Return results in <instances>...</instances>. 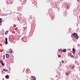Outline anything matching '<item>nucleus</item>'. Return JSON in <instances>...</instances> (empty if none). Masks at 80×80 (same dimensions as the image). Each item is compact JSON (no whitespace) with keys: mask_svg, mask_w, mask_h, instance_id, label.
Returning <instances> with one entry per match:
<instances>
[{"mask_svg":"<svg viewBox=\"0 0 80 80\" xmlns=\"http://www.w3.org/2000/svg\"><path fill=\"white\" fill-rule=\"evenodd\" d=\"M62 52H65L67 50L66 49H64L63 51H62Z\"/></svg>","mask_w":80,"mask_h":80,"instance_id":"nucleus-15","label":"nucleus"},{"mask_svg":"<svg viewBox=\"0 0 80 80\" xmlns=\"http://www.w3.org/2000/svg\"><path fill=\"white\" fill-rule=\"evenodd\" d=\"M3 71H5V72H8V70L7 69H6L5 70V69H3Z\"/></svg>","mask_w":80,"mask_h":80,"instance_id":"nucleus-13","label":"nucleus"},{"mask_svg":"<svg viewBox=\"0 0 80 80\" xmlns=\"http://www.w3.org/2000/svg\"><path fill=\"white\" fill-rule=\"evenodd\" d=\"M5 77L6 78H9V76L8 75H6Z\"/></svg>","mask_w":80,"mask_h":80,"instance_id":"nucleus-11","label":"nucleus"},{"mask_svg":"<svg viewBox=\"0 0 80 80\" xmlns=\"http://www.w3.org/2000/svg\"><path fill=\"white\" fill-rule=\"evenodd\" d=\"M58 57H61V55H58Z\"/></svg>","mask_w":80,"mask_h":80,"instance_id":"nucleus-19","label":"nucleus"},{"mask_svg":"<svg viewBox=\"0 0 80 80\" xmlns=\"http://www.w3.org/2000/svg\"><path fill=\"white\" fill-rule=\"evenodd\" d=\"M76 35V33H73L72 34V35L71 36L72 37V38H73V37H75V35Z\"/></svg>","mask_w":80,"mask_h":80,"instance_id":"nucleus-2","label":"nucleus"},{"mask_svg":"<svg viewBox=\"0 0 80 80\" xmlns=\"http://www.w3.org/2000/svg\"><path fill=\"white\" fill-rule=\"evenodd\" d=\"M71 69H72V70H73L74 69H75V66H71Z\"/></svg>","mask_w":80,"mask_h":80,"instance_id":"nucleus-3","label":"nucleus"},{"mask_svg":"<svg viewBox=\"0 0 80 80\" xmlns=\"http://www.w3.org/2000/svg\"><path fill=\"white\" fill-rule=\"evenodd\" d=\"M61 62H62V63H64V61H63V60H62L61 61Z\"/></svg>","mask_w":80,"mask_h":80,"instance_id":"nucleus-17","label":"nucleus"},{"mask_svg":"<svg viewBox=\"0 0 80 80\" xmlns=\"http://www.w3.org/2000/svg\"><path fill=\"white\" fill-rule=\"evenodd\" d=\"M79 17H80V16H79Z\"/></svg>","mask_w":80,"mask_h":80,"instance_id":"nucleus-23","label":"nucleus"},{"mask_svg":"<svg viewBox=\"0 0 80 80\" xmlns=\"http://www.w3.org/2000/svg\"><path fill=\"white\" fill-rule=\"evenodd\" d=\"M58 52H61L62 51V49H59L58 50Z\"/></svg>","mask_w":80,"mask_h":80,"instance_id":"nucleus-16","label":"nucleus"},{"mask_svg":"<svg viewBox=\"0 0 80 80\" xmlns=\"http://www.w3.org/2000/svg\"><path fill=\"white\" fill-rule=\"evenodd\" d=\"M60 63H61V62H60Z\"/></svg>","mask_w":80,"mask_h":80,"instance_id":"nucleus-22","label":"nucleus"},{"mask_svg":"<svg viewBox=\"0 0 80 80\" xmlns=\"http://www.w3.org/2000/svg\"><path fill=\"white\" fill-rule=\"evenodd\" d=\"M5 40L6 41L5 42V43L6 44V45H7V44H8V42L7 41L8 39H7V38H6Z\"/></svg>","mask_w":80,"mask_h":80,"instance_id":"nucleus-1","label":"nucleus"},{"mask_svg":"<svg viewBox=\"0 0 80 80\" xmlns=\"http://www.w3.org/2000/svg\"><path fill=\"white\" fill-rule=\"evenodd\" d=\"M70 56L71 58H72V57H73V58H74V57L73 56V55L72 54V53H70Z\"/></svg>","mask_w":80,"mask_h":80,"instance_id":"nucleus-7","label":"nucleus"},{"mask_svg":"<svg viewBox=\"0 0 80 80\" xmlns=\"http://www.w3.org/2000/svg\"><path fill=\"white\" fill-rule=\"evenodd\" d=\"M2 22V18H0V23H1Z\"/></svg>","mask_w":80,"mask_h":80,"instance_id":"nucleus-14","label":"nucleus"},{"mask_svg":"<svg viewBox=\"0 0 80 80\" xmlns=\"http://www.w3.org/2000/svg\"><path fill=\"white\" fill-rule=\"evenodd\" d=\"M8 31L7 30L5 32V35H7L8 34Z\"/></svg>","mask_w":80,"mask_h":80,"instance_id":"nucleus-10","label":"nucleus"},{"mask_svg":"<svg viewBox=\"0 0 80 80\" xmlns=\"http://www.w3.org/2000/svg\"><path fill=\"white\" fill-rule=\"evenodd\" d=\"M66 75H69V72H68L67 73H66Z\"/></svg>","mask_w":80,"mask_h":80,"instance_id":"nucleus-12","label":"nucleus"},{"mask_svg":"<svg viewBox=\"0 0 80 80\" xmlns=\"http://www.w3.org/2000/svg\"><path fill=\"white\" fill-rule=\"evenodd\" d=\"M47 2H50V0H47Z\"/></svg>","mask_w":80,"mask_h":80,"instance_id":"nucleus-18","label":"nucleus"},{"mask_svg":"<svg viewBox=\"0 0 80 80\" xmlns=\"http://www.w3.org/2000/svg\"><path fill=\"white\" fill-rule=\"evenodd\" d=\"M31 77H32V78L33 80H36V79H35V77H33V76H31Z\"/></svg>","mask_w":80,"mask_h":80,"instance_id":"nucleus-6","label":"nucleus"},{"mask_svg":"<svg viewBox=\"0 0 80 80\" xmlns=\"http://www.w3.org/2000/svg\"><path fill=\"white\" fill-rule=\"evenodd\" d=\"M6 57L7 58H9V54H6Z\"/></svg>","mask_w":80,"mask_h":80,"instance_id":"nucleus-8","label":"nucleus"},{"mask_svg":"<svg viewBox=\"0 0 80 80\" xmlns=\"http://www.w3.org/2000/svg\"><path fill=\"white\" fill-rule=\"evenodd\" d=\"M11 53H13V51L12 50L11 51Z\"/></svg>","mask_w":80,"mask_h":80,"instance_id":"nucleus-20","label":"nucleus"},{"mask_svg":"<svg viewBox=\"0 0 80 80\" xmlns=\"http://www.w3.org/2000/svg\"><path fill=\"white\" fill-rule=\"evenodd\" d=\"M75 52H76L75 49L74 48H73L72 49V52L73 53H75Z\"/></svg>","mask_w":80,"mask_h":80,"instance_id":"nucleus-5","label":"nucleus"},{"mask_svg":"<svg viewBox=\"0 0 80 80\" xmlns=\"http://www.w3.org/2000/svg\"><path fill=\"white\" fill-rule=\"evenodd\" d=\"M0 68H1V66H0Z\"/></svg>","mask_w":80,"mask_h":80,"instance_id":"nucleus-21","label":"nucleus"},{"mask_svg":"<svg viewBox=\"0 0 80 80\" xmlns=\"http://www.w3.org/2000/svg\"><path fill=\"white\" fill-rule=\"evenodd\" d=\"M76 38V39H77V40H78V36L76 34L75 36L74 37Z\"/></svg>","mask_w":80,"mask_h":80,"instance_id":"nucleus-4","label":"nucleus"},{"mask_svg":"<svg viewBox=\"0 0 80 80\" xmlns=\"http://www.w3.org/2000/svg\"><path fill=\"white\" fill-rule=\"evenodd\" d=\"M0 63L2 64V65H5L3 63V62L2 61H0Z\"/></svg>","mask_w":80,"mask_h":80,"instance_id":"nucleus-9","label":"nucleus"}]
</instances>
